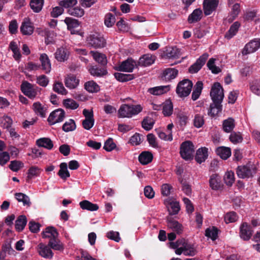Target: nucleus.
<instances>
[{"instance_id":"nucleus-9","label":"nucleus","mask_w":260,"mask_h":260,"mask_svg":"<svg viewBox=\"0 0 260 260\" xmlns=\"http://www.w3.org/2000/svg\"><path fill=\"white\" fill-rule=\"evenodd\" d=\"M83 114L85 119L82 121V126L84 129L89 130L94 123L93 111L85 109L83 110Z\"/></svg>"},{"instance_id":"nucleus-57","label":"nucleus","mask_w":260,"mask_h":260,"mask_svg":"<svg viewBox=\"0 0 260 260\" xmlns=\"http://www.w3.org/2000/svg\"><path fill=\"white\" fill-rule=\"evenodd\" d=\"M63 104L64 107L67 109L75 110L79 107V104L74 100L71 99H67L63 100Z\"/></svg>"},{"instance_id":"nucleus-41","label":"nucleus","mask_w":260,"mask_h":260,"mask_svg":"<svg viewBox=\"0 0 260 260\" xmlns=\"http://www.w3.org/2000/svg\"><path fill=\"white\" fill-rule=\"evenodd\" d=\"M90 53L92 54L93 59L99 63L103 66L107 64V57L104 54L93 51H91Z\"/></svg>"},{"instance_id":"nucleus-10","label":"nucleus","mask_w":260,"mask_h":260,"mask_svg":"<svg viewBox=\"0 0 260 260\" xmlns=\"http://www.w3.org/2000/svg\"><path fill=\"white\" fill-rule=\"evenodd\" d=\"M21 89L24 94L31 99H34L37 95L38 88L34 87L30 83L27 82L22 83Z\"/></svg>"},{"instance_id":"nucleus-48","label":"nucleus","mask_w":260,"mask_h":260,"mask_svg":"<svg viewBox=\"0 0 260 260\" xmlns=\"http://www.w3.org/2000/svg\"><path fill=\"white\" fill-rule=\"evenodd\" d=\"M85 89L89 92H97L100 90L99 85L93 81H90L85 83Z\"/></svg>"},{"instance_id":"nucleus-26","label":"nucleus","mask_w":260,"mask_h":260,"mask_svg":"<svg viewBox=\"0 0 260 260\" xmlns=\"http://www.w3.org/2000/svg\"><path fill=\"white\" fill-rule=\"evenodd\" d=\"M79 83V80L74 75H68L65 79V85L69 89H74L76 88Z\"/></svg>"},{"instance_id":"nucleus-31","label":"nucleus","mask_w":260,"mask_h":260,"mask_svg":"<svg viewBox=\"0 0 260 260\" xmlns=\"http://www.w3.org/2000/svg\"><path fill=\"white\" fill-rule=\"evenodd\" d=\"M168 211L170 214L176 215L180 210V206L179 202L176 200L169 199L168 200Z\"/></svg>"},{"instance_id":"nucleus-62","label":"nucleus","mask_w":260,"mask_h":260,"mask_svg":"<svg viewBox=\"0 0 260 260\" xmlns=\"http://www.w3.org/2000/svg\"><path fill=\"white\" fill-rule=\"evenodd\" d=\"M9 168L13 172H17L24 167V164L19 160H13L10 162Z\"/></svg>"},{"instance_id":"nucleus-54","label":"nucleus","mask_w":260,"mask_h":260,"mask_svg":"<svg viewBox=\"0 0 260 260\" xmlns=\"http://www.w3.org/2000/svg\"><path fill=\"white\" fill-rule=\"evenodd\" d=\"M193 125L197 128H200L205 123L204 116L200 114H196L193 120Z\"/></svg>"},{"instance_id":"nucleus-40","label":"nucleus","mask_w":260,"mask_h":260,"mask_svg":"<svg viewBox=\"0 0 260 260\" xmlns=\"http://www.w3.org/2000/svg\"><path fill=\"white\" fill-rule=\"evenodd\" d=\"M36 144L39 147H44L49 150L51 149L53 146L52 141L47 138H42L37 140Z\"/></svg>"},{"instance_id":"nucleus-24","label":"nucleus","mask_w":260,"mask_h":260,"mask_svg":"<svg viewBox=\"0 0 260 260\" xmlns=\"http://www.w3.org/2000/svg\"><path fill=\"white\" fill-rule=\"evenodd\" d=\"M42 70L46 74L50 73L51 69L50 60L48 55L45 53L41 54L40 57Z\"/></svg>"},{"instance_id":"nucleus-34","label":"nucleus","mask_w":260,"mask_h":260,"mask_svg":"<svg viewBox=\"0 0 260 260\" xmlns=\"http://www.w3.org/2000/svg\"><path fill=\"white\" fill-rule=\"evenodd\" d=\"M240 11V5L235 4L232 6V10L230 14L226 18L225 20L229 23L232 22L238 16Z\"/></svg>"},{"instance_id":"nucleus-52","label":"nucleus","mask_w":260,"mask_h":260,"mask_svg":"<svg viewBox=\"0 0 260 260\" xmlns=\"http://www.w3.org/2000/svg\"><path fill=\"white\" fill-rule=\"evenodd\" d=\"M114 76L116 79L120 82L130 81L134 78L133 74H126L121 73H115Z\"/></svg>"},{"instance_id":"nucleus-1","label":"nucleus","mask_w":260,"mask_h":260,"mask_svg":"<svg viewBox=\"0 0 260 260\" xmlns=\"http://www.w3.org/2000/svg\"><path fill=\"white\" fill-rule=\"evenodd\" d=\"M143 109V107L140 104H122L118 110V116L119 118H130L138 115Z\"/></svg>"},{"instance_id":"nucleus-55","label":"nucleus","mask_w":260,"mask_h":260,"mask_svg":"<svg viewBox=\"0 0 260 260\" xmlns=\"http://www.w3.org/2000/svg\"><path fill=\"white\" fill-rule=\"evenodd\" d=\"M76 127V125L74 120L71 119L63 124L62 130L65 132H69L74 131Z\"/></svg>"},{"instance_id":"nucleus-7","label":"nucleus","mask_w":260,"mask_h":260,"mask_svg":"<svg viewBox=\"0 0 260 260\" xmlns=\"http://www.w3.org/2000/svg\"><path fill=\"white\" fill-rule=\"evenodd\" d=\"M210 96L213 102H222L224 98L223 90L219 83H215L212 86Z\"/></svg>"},{"instance_id":"nucleus-35","label":"nucleus","mask_w":260,"mask_h":260,"mask_svg":"<svg viewBox=\"0 0 260 260\" xmlns=\"http://www.w3.org/2000/svg\"><path fill=\"white\" fill-rule=\"evenodd\" d=\"M42 170L38 166H32L28 170L27 173V178L28 179H32L36 177H39Z\"/></svg>"},{"instance_id":"nucleus-49","label":"nucleus","mask_w":260,"mask_h":260,"mask_svg":"<svg viewBox=\"0 0 260 260\" xmlns=\"http://www.w3.org/2000/svg\"><path fill=\"white\" fill-rule=\"evenodd\" d=\"M235 126V121L232 118H229L223 122V129L226 133L231 132L234 128Z\"/></svg>"},{"instance_id":"nucleus-5","label":"nucleus","mask_w":260,"mask_h":260,"mask_svg":"<svg viewBox=\"0 0 260 260\" xmlns=\"http://www.w3.org/2000/svg\"><path fill=\"white\" fill-rule=\"evenodd\" d=\"M194 148L193 143L189 141L183 142L180 146V155L185 160H189L192 158Z\"/></svg>"},{"instance_id":"nucleus-25","label":"nucleus","mask_w":260,"mask_h":260,"mask_svg":"<svg viewBox=\"0 0 260 260\" xmlns=\"http://www.w3.org/2000/svg\"><path fill=\"white\" fill-rule=\"evenodd\" d=\"M178 74V71L174 68H168L164 71L161 78L166 81L175 79Z\"/></svg>"},{"instance_id":"nucleus-17","label":"nucleus","mask_w":260,"mask_h":260,"mask_svg":"<svg viewBox=\"0 0 260 260\" xmlns=\"http://www.w3.org/2000/svg\"><path fill=\"white\" fill-rule=\"evenodd\" d=\"M21 32L23 35H31L34 30V26L29 18H25L22 22L20 28Z\"/></svg>"},{"instance_id":"nucleus-38","label":"nucleus","mask_w":260,"mask_h":260,"mask_svg":"<svg viewBox=\"0 0 260 260\" xmlns=\"http://www.w3.org/2000/svg\"><path fill=\"white\" fill-rule=\"evenodd\" d=\"M153 159L152 154L149 151L142 152L139 156V160L142 165H147L151 162Z\"/></svg>"},{"instance_id":"nucleus-16","label":"nucleus","mask_w":260,"mask_h":260,"mask_svg":"<svg viewBox=\"0 0 260 260\" xmlns=\"http://www.w3.org/2000/svg\"><path fill=\"white\" fill-rule=\"evenodd\" d=\"M54 56L58 61L63 62L69 58L70 51L66 47L61 46L56 49Z\"/></svg>"},{"instance_id":"nucleus-46","label":"nucleus","mask_w":260,"mask_h":260,"mask_svg":"<svg viewBox=\"0 0 260 260\" xmlns=\"http://www.w3.org/2000/svg\"><path fill=\"white\" fill-rule=\"evenodd\" d=\"M44 0H31L30 6L35 13H39L42 9L44 5Z\"/></svg>"},{"instance_id":"nucleus-23","label":"nucleus","mask_w":260,"mask_h":260,"mask_svg":"<svg viewBox=\"0 0 260 260\" xmlns=\"http://www.w3.org/2000/svg\"><path fill=\"white\" fill-rule=\"evenodd\" d=\"M171 89L170 85L158 86L150 88L148 89V92L151 94L154 95H160L167 93Z\"/></svg>"},{"instance_id":"nucleus-42","label":"nucleus","mask_w":260,"mask_h":260,"mask_svg":"<svg viewBox=\"0 0 260 260\" xmlns=\"http://www.w3.org/2000/svg\"><path fill=\"white\" fill-rule=\"evenodd\" d=\"M162 113L165 116L172 115L173 111V105L170 100H167L162 104Z\"/></svg>"},{"instance_id":"nucleus-63","label":"nucleus","mask_w":260,"mask_h":260,"mask_svg":"<svg viewBox=\"0 0 260 260\" xmlns=\"http://www.w3.org/2000/svg\"><path fill=\"white\" fill-rule=\"evenodd\" d=\"M53 90L62 95H66L67 94V90L65 89L62 83L60 82H56L54 84Z\"/></svg>"},{"instance_id":"nucleus-29","label":"nucleus","mask_w":260,"mask_h":260,"mask_svg":"<svg viewBox=\"0 0 260 260\" xmlns=\"http://www.w3.org/2000/svg\"><path fill=\"white\" fill-rule=\"evenodd\" d=\"M155 58V56L151 54H145L140 58L139 64L143 67L149 66L154 63Z\"/></svg>"},{"instance_id":"nucleus-45","label":"nucleus","mask_w":260,"mask_h":260,"mask_svg":"<svg viewBox=\"0 0 260 260\" xmlns=\"http://www.w3.org/2000/svg\"><path fill=\"white\" fill-rule=\"evenodd\" d=\"M48 245L50 247L51 249L55 250L61 251L63 249V245L58 239V237L49 240Z\"/></svg>"},{"instance_id":"nucleus-50","label":"nucleus","mask_w":260,"mask_h":260,"mask_svg":"<svg viewBox=\"0 0 260 260\" xmlns=\"http://www.w3.org/2000/svg\"><path fill=\"white\" fill-rule=\"evenodd\" d=\"M27 223L26 218L24 215L18 217L15 221V228L18 231H21L23 230Z\"/></svg>"},{"instance_id":"nucleus-6","label":"nucleus","mask_w":260,"mask_h":260,"mask_svg":"<svg viewBox=\"0 0 260 260\" xmlns=\"http://www.w3.org/2000/svg\"><path fill=\"white\" fill-rule=\"evenodd\" d=\"M196 253L197 251L193 245L184 241L182 242L181 246L175 250V253L177 255L183 253L186 256H193Z\"/></svg>"},{"instance_id":"nucleus-12","label":"nucleus","mask_w":260,"mask_h":260,"mask_svg":"<svg viewBox=\"0 0 260 260\" xmlns=\"http://www.w3.org/2000/svg\"><path fill=\"white\" fill-rule=\"evenodd\" d=\"M37 251L40 256L45 258L50 259L53 256V253L48 244L39 243L37 246Z\"/></svg>"},{"instance_id":"nucleus-22","label":"nucleus","mask_w":260,"mask_h":260,"mask_svg":"<svg viewBox=\"0 0 260 260\" xmlns=\"http://www.w3.org/2000/svg\"><path fill=\"white\" fill-rule=\"evenodd\" d=\"M32 109L35 113L41 117H45L47 112V107L45 105L37 102H35L32 106Z\"/></svg>"},{"instance_id":"nucleus-58","label":"nucleus","mask_w":260,"mask_h":260,"mask_svg":"<svg viewBox=\"0 0 260 260\" xmlns=\"http://www.w3.org/2000/svg\"><path fill=\"white\" fill-rule=\"evenodd\" d=\"M70 15L75 17H82L84 14V11L80 7L70 8L68 9Z\"/></svg>"},{"instance_id":"nucleus-13","label":"nucleus","mask_w":260,"mask_h":260,"mask_svg":"<svg viewBox=\"0 0 260 260\" xmlns=\"http://www.w3.org/2000/svg\"><path fill=\"white\" fill-rule=\"evenodd\" d=\"M137 66V62L132 59H127L121 62L117 67V70L119 71L132 72Z\"/></svg>"},{"instance_id":"nucleus-15","label":"nucleus","mask_w":260,"mask_h":260,"mask_svg":"<svg viewBox=\"0 0 260 260\" xmlns=\"http://www.w3.org/2000/svg\"><path fill=\"white\" fill-rule=\"evenodd\" d=\"M64 22L67 24L68 29L71 31L72 34H78L82 36V32L76 30V28L79 26V21L77 20L70 17H67L64 19Z\"/></svg>"},{"instance_id":"nucleus-61","label":"nucleus","mask_w":260,"mask_h":260,"mask_svg":"<svg viewBox=\"0 0 260 260\" xmlns=\"http://www.w3.org/2000/svg\"><path fill=\"white\" fill-rule=\"evenodd\" d=\"M215 59L213 58H210L207 62V67L212 73L214 74H218L221 72V69L219 67H217L215 64Z\"/></svg>"},{"instance_id":"nucleus-14","label":"nucleus","mask_w":260,"mask_h":260,"mask_svg":"<svg viewBox=\"0 0 260 260\" xmlns=\"http://www.w3.org/2000/svg\"><path fill=\"white\" fill-rule=\"evenodd\" d=\"M209 57V55L207 53H204L201 56L189 69L190 73H197L205 64L206 60Z\"/></svg>"},{"instance_id":"nucleus-28","label":"nucleus","mask_w":260,"mask_h":260,"mask_svg":"<svg viewBox=\"0 0 260 260\" xmlns=\"http://www.w3.org/2000/svg\"><path fill=\"white\" fill-rule=\"evenodd\" d=\"M43 238L49 239V240L57 238L58 233L57 230L52 226H49L45 229L42 233Z\"/></svg>"},{"instance_id":"nucleus-60","label":"nucleus","mask_w":260,"mask_h":260,"mask_svg":"<svg viewBox=\"0 0 260 260\" xmlns=\"http://www.w3.org/2000/svg\"><path fill=\"white\" fill-rule=\"evenodd\" d=\"M229 139L230 141L235 144L241 143L243 140V137L239 132H232Z\"/></svg>"},{"instance_id":"nucleus-30","label":"nucleus","mask_w":260,"mask_h":260,"mask_svg":"<svg viewBox=\"0 0 260 260\" xmlns=\"http://www.w3.org/2000/svg\"><path fill=\"white\" fill-rule=\"evenodd\" d=\"M221 103V102H213V103L210 105L208 115L211 117L217 115L222 110Z\"/></svg>"},{"instance_id":"nucleus-2","label":"nucleus","mask_w":260,"mask_h":260,"mask_svg":"<svg viewBox=\"0 0 260 260\" xmlns=\"http://www.w3.org/2000/svg\"><path fill=\"white\" fill-rule=\"evenodd\" d=\"M86 42L89 46L94 48H103L106 44V40L98 33L89 35L86 39Z\"/></svg>"},{"instance_id":"nucleus-56","label":"nucleus","mask_w":260,"mask_h":260,"mask_svg":"<svg viewBox=\"0 0 260 260\" xmlns=\"http://www.w3.org/2000/svg\"><path fill=\"white\" fill-rule=\"evenodd\" d=\"M225 183L228 186H232L235 182L234 173L232 171H227L224 176Z\"/></svg>"},{"instance_id":"nucleus-47","label":"nucleus","mask_w":260,"mask_h":260,"mask_svg":"<svg viewBox=\"0 0 260 260\" xmlns=\"http://www.w3.org/2000/svg\"><path fill=\"white\" fill-rule=\"evenodd\" d=\"M60 170L58 173L59 176L62 179H66L70 176V173L68 170V165L66 162H62L60 164Z\"/></svg>"},{"instance_id":"nucleus-64","label":"nucleus","mask_w":260,"mask_h":260,"mask_svg":"<svg viewBox=\"0 0 260 260\" xmlns=\"http://www.w3.org/2000/svg\"><path fill=\"white\" fill-rule=\"evenodd\" d=\"M250 89L253 93L260 95V80L253 81L251 84Z\"/></svg>"},{"instance_id":"nucleus-18","label":"nucleus","mask_w":260,"mask_h":260,"mask_svg":"<svg viewBox=\"0 0 260 260\" xmlns=\"http://www.w3.org/2000/svg\"><path fill=\"white\" fill-rule=\"evenodd\" d=\"M168 228L177 234H181L183 232V226L178 221L171 217L167 218Z\"/></svg>"},{"instance_id":"nucleus-53","label":"nucleus","mask_w":260,"mask_h":260,"mask_svg":"<svg viewBox=\"0 0 260 260\" xmlns=\"http://www.w3.org/2000/svg\"><path fill=\"white\" fill-rule=\"evenodd\" d=\"M218 235L217 229L214 226L209 228L205 231V236L208 238H211L212 240L217 239Z\"/></svg>"},{"instance_id":"nucleus-37","label":"nucleus","mask_w":260,"mask_h":260,"mask_svg":"<svg viewBox=\"0 0 260 260\" xmlns=\"http://www.w3.org/2000/svg\"><path fill=\"white\" fill-rule=\"evenodd\" d=\"M216 152L223 159H228L231 155V149L224 146L218 147L216 150Z\"/></svg>"},{"instance_id":"nucleus-59","label":"nucleus","mask_w":260,"mask_h":260,"mask_svg":"<svg viewBox=\"0 0 260 260\" xmlns=\"http://www.w3.org/2000/svg\"><path fill=\"white\" fill-rule=\"evenodd\" d=\"M12 119L9 116L4 115L0 119V125L4 128H8L12 124Z\"/></svg>"},{"instance_id":"nucleus-27","label":"nucleus","mask_w":260,"mask_h":260,"mask_svg":"<svg viewBox=\"0 0 260 260\" xmlns=\"http://www.w3.org/2000/svg\"><path fill=\"white\" fill-rule=\"evenodd\" d=\"M240 23L238 21L235 22L230 27L229 30L224 35V38L227 40H230L234 37L239 30Z\"/></svg>"},{"instance_id":"nucleus-20","label":"nucleus","mask_w":260,"mask_h":260,"mask_svg":"<svg viewBox=\"0 0 260 260\" xmlns=\"http://www.w3.org/2000/svg\"><path fill=\"white\" fill-rule=\"evenodd\" d=\"M218 4V0H204V10L206 15H210Z\"/></svg>"},{"instance_id":"nucleus-8","label":"nucleus","mask_w":260,"mask_h":260,"mask_svg":"<svg viewBox=\"0 0 260 260\" xmlns=\"http://www.w3.org/2000/svg\"><path fill=\"white\" fill-rule=\"evenodd\" d=\"M64 117V111L62 109H58L52 112L50 114L47 120L49 124L54 125L57 123L62 122Z\"/></svg>"},{"instance_id":"nucleus-51","label":"nucleus","mask_w":260,"mask_h":260,"mask_svg":"<svg viewBox=\"0 0 260 260\" xmlns=\"http://www.w3.org/2000/svg\"><path fill=\"white\" fill-rule=\"evenodd\" d=\"M154 124V120L150 117H146L143 120L142 122V126L146 131L151 129Z\"/></svg>"},{"instance_id":"nucleus-21","label":"nucleus","mask_w":260,"mask_h":260,"mask_svg":"<svg viewBox=\"0 0 260 260\" xmlns=\"http://www.w3.org/2000/svg\"><path fill=\"white\" fill-rule=\"evenodd\" d=\"M210 187L215 190H219L222 186L221 177L217 174H212L209 179Z\"/></svg>"},{"instance_id":"nucleus-4","label":"nucleus","mask_w":260,"mask_h":260,"mask_svg":"<svg viewBox=\"0 0 260 260\" xmlns=\"http://www.w3.org/2000/svg\"><path fill=\"white\" fill-rule=\"evenodd\" d=\"M255 173V167L250 163L246 165L239 166L237 169L238 176L242 179L252 177Z\"/></svg>"},{"instance_id":"nucleus-19","label":"nucleus","mask_w":260,"mask_h":260,"mask_svg":"<svg viewBox=\"0 0 260 260\" xmlns=\"http://www.w3.org/2000/svg\"><path fill=\"white\" fill-rule=\"evenodd\" d=\"M252 235V231L250 226L247 223L244 222L240 226V236L245 241L249 240Z\"/></svg>"},{"instance_id":"nucleus-43","label":"nucleus","mask_w":260,"mask_h":260,"mask_svg":"<svg viewBox=\"0 0 260 260\" xmlns=\"http://www.w3.org/2000/svg\"><path fill=\"white\" fill-rule=\"evenodd\" d=\"M9 48L13 53V57L16 60H18L21 57V54L18 43L15 41H11L9 45Z\"/></svg>"},{"instance_id":"nucleus-36","label":"nucleus","mask_w":260,"mask_h":260,"mask_svg":"<svg viewBox=\"0 0 260 260\" xmlns=\"http://www.w3.org/2000/svg\"><path fill=\"white\" fill-rule=\"evenodd\" d=\"M90 74L93 76L102 77L107 74L105 68H99L97 66H92L88 70Z\"/></svg>"},{"instance_id":"nucleus-33","label":"nucleus","mask_w":260,"mask_h":260,"mask_svg":"<svg viewBox=\"0 0 260 260\" xmlns=\"http://www.w3.org/2000/svg\"><path fill=\"white\" fill-rule=\"evenodd\" d=\"M203 15L201 9H196L189 15L188 21L190 23L197 22L201 19Z\"/></svg>"},{"instance_id":"nucleus-11","label":"nucleus","mask_w":260,"mask_h":260,"mask_svg":"<svg viewBox=\"0 0 260 260\" xmlns=\"http://www.w3.org/2000/svg\"><path fill=\"white\" fill-rule=\"evenodd\" d=\"M259 48L260 39H254L245 45L242 53L243 55H247L255 52Z\"/></svg>"},{"instance_id":"nucleus-39","label":"nucleus","mask_w":260,"mask_h":260,"mask_svg":"<svg viewBox=\"0 0 260 260\" xmlns=\"http://www.w3.org/2000/svg\"><path fill=\"white\" fill-rule=\"evenodd\" d=\"M79 205L80 207L83 210L94 211L99 209V206L97 204H93L87 200L80 202Z\"/></svg>"},{"instance_id":"nucleus-3","label":"nucleus","mask_w":260,"mask_h":260,"mask_svg":"<svg viewBox=\"0 0 260 260\" xmlns=\"http://www.w3.org/2000/svg\"><path fill=\"white\" fill-rule=\"evenodd\" d=\"M193 84L188 79H184L179 82L176 88V93L179 97L188 96L192 89Z\"/></svg>"},{"instance_id":"nucleus-32","label":"nucleus","mask_w":260,"mask_h":260,"mask_svg":"<svg viewBox=\"0 0 260 260\" xmlns=\"http://www.w3.org/2000/svg\"><path fill=\"white\" fill-rule=\"evenodd\" d=\"M208 157V149L205 147H202L199 149L196 153V160L201 164Z\"/></svg>"},{"instance_id":"nucleus-44","label":"nucleus","mask_w":260,"mask_h":260,"mask_svg":"<svg viewBox=\"0 0 260 260\" xmlns=\"http://www.w3.org/2000/svg\"><path fill=\"white\" fill-rule=\"evenodd\" d=\"M203 87V84L201 81H198L196 84L191 95L193 101L197 100L200 96Z\"/></svg>"}]
</instances>
